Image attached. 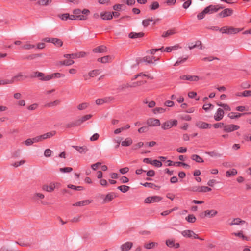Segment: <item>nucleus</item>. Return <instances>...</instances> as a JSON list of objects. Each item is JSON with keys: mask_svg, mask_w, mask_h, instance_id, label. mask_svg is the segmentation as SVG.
I'll use <instances>...</instances> for the list:
<instances>
[{"mask_svg": "<svg viewBox=\"0 0 251 251\" xmlns=\"http://www.w3.org/2000/svg\"><path fill=\"white\" fill-rule=\"evenodd\" d=\"M73 14H75L77 20L85 21L88 19L90 11L87 9H83L81 10L79 8H75L73 10Z\"/></svg>", "mask_w": 251, "mask_h": 251, "instance_id": "f257e3e1", "label": "nucleus"}, {"mask_svg": "<svg viewBox=\"0 0 251 251\" xmlns=\"http://www.w3.org/2000/svg\"><path fill=\"white\" fill-rule=\"evenodd\" d=\"M243 30V28H234L232 26H224L219 29V31L223 34H235Z\"/></svg>", "mask_w": 251, "mask_h": 251, "instance_id": "f03ea898", "label": "nucleus"}, {"mask_svg": "<svg viewBox=\"0 0 251 251\" xmlns=\"http://www.w3.org/2000/svg\"><path fill=\"white\" fill-rule=\"evenodd\" d=\"M60 185L58 183L51 182L49 184H44L42 186V189L47 192H53L56 187Z\"/></svg>", "mask_w": 251, "mask_h": 251, "instance_id": "7ed1b4c3", "label": "nucleus"}, {"mask_svg": "<svg viewBox=\"0 0 251 251\" xmlns=\"http://www.w3.org/2000/svg\"><path fill=\"white\" fill-rule=\"evenodd\" d=\"M182 235L186 237L193 238L194 239H198L201 240H203V239L200 238L193 231L191 230H186L181 232Z\"/></svg>", "mask_w": 251, "mask_h": 251, "instance_id": "20e7f679", "label": "nucleus"}, {"mask_svg": "<svg viewBox=\"0 0 251 251\" xmlns=\"http://www.w3.org/2000/svg\"><path fill=\"white\" fill-rule=\"evenodd\" d=\"M218 213V212L216 210H205L202 213H201L200 215V217L201 218H204L206 217H208L209 218H212L214 216H215Z\"/></svg>", "mask_w": 251, "mask_h": 251, "instance_id": "39448f33", "label": "nucleus"}, {"mask_svg": "<svg viewBox=\"0 0 251 251\" xmlns=\"http://www.w3.org/2000/svg\"><path fill=\"white\" fill-rule=\"evenodd\" d=\"M177 124V121L176 120L168 121L162 124L161 127L164 130H167L173 126H176Z\"/></svg>", "mask_w": 251, "mask_h": 251, "instance_id": "423d86ee", "label": "nucleus"}, {"mask_svg": "<svg viewBox=\"0 0 251 251\" xmlns=\"http://www.w3.org/2000/svg\"><path fill=\"white\" fill-rule=\"evenodd\" d=\"M56 132L55 131H51L50 132H47L46 133L43 134L41 135L38 136L37 138L38 139V141L42 142L43 140L50 138L52 137L53 136H54L56 134Z\"/></svg>", "mask_w": 251, "mask_h": 251, "instance_id": "0eeeda50", "label": "nucleus"}, {"mask_svg": "<svg viewBox=\"0 0 251 251\" xmlns=\"http://www.w3.org/2000/svg\"><path fill=\"white\" fill-rule=\"evenodd\" d=\"M161 200V198L159 196H151L147 198L145 200V203L146 204L151 203H158L160 202Z\"/></svg>", "mask_w": 251, "mask_h": 251, "instance_id": "6e6552de", "label": "nucleus"}, {"mask_svg": "<svg viewBox=\"0 0 251 251\" xmlns=\"http://www.w3.org/2000/svg\"><path fill=\"white\" fill-rule=\"evenodd\" d=\"M146 123L149 126H157L160 125V122L159 120L153 118H149L147 120Z\"/></svg>", "mask_w": 251, "mask_h": 251, "instance_id": "1a4fd4ad", "label": "nucleus"}, {"mask_svg": "<svg viewBox=\"0 0 251 251\" xmlns=\"http://www.w3.org/2000/svg\"><path fill=\"white\" fill-rule=\"evenodd\" d=\"M182 80H187L190 81H198L201 78L197 75H182L180 77Z\"/></svg>", "mask_w": 251, "mask_h": 251, "instance_id": "9d476101", "label": "nucleus"}, {"mask_svg": "<svg viewBox=\"0 0 251 251\" xmlns=\"http://www.w3.org/2000/svg\"><path fill=\"white\" fill-rule=\"evenodd\" d=\"M233 10L230 8H226L220 12L218 14V16L221 18H225L233 14Z\"/></svg>", "mask_w": 251, "mask_h": 251, "instance_id": "9b49d317", "label": "nucleus"}, {"mask_svg": "<svg viewBox=\"0 0 251 251\" xmlns=\"http://www.w3.org/2000/svg\"><path fill=\"white\" fill-rule=\"evenodd\" d=\"M221 8H222L221 7ZM220 7H218V6L210 5L204 8L207 14H211L217 12Z\"/></svg>", "mask_w": 251, "mask_h": 251, "instance_id": "f8f14e48", "label": "nucleus"}, {"mask_svg": "<svg viewBox=\"0 0 251 251\" xmlns=\"http://www.w3.org/2000/svg\"><path fill=\"white\" fill-rule=\"evenodd\" d=\"M27 76H25L22 73H19L13 76L11 79L12 80V83L15 82L23 80L25 78H26Z\"/></svg>", "mask_w": 251, "mask_h": 251, "instance_id": "ddd939ff", "label": "nucleus"}, {"mask_svg": "<svg viewBox=\"0 0 251 251\" xmlns=\"http://www.w3.org/2000/svg\"><path fill=\"white\" fill-rule=\"evenodd\" d=\"M224 116V110L221 108H218L214 114V118L215 121H219L222 120Z\"/></svg>", "mask_w": 251, "mask_h": 251, "instance_id": "4468645a", "label": "nucleus"}, {"mask_svg": "<svg viewBox=\"0 0 251 251\" xmlns=\"http://www.w3.org/2000/svg\"><path fill=\"white\" fill-rule=\"evenodd\" d=\"M239 128L240 127L239 126L231 124L225 126L224 127V130L226 132H230L235 130H237L239 129Z\"/></svg>", "mask_w": 251, "mask_h": 251, "instance_id": "2eb2a0df", "label": "nucleus"}, {"mask_svg": "<svg viewBox=\"0 0 251 251\" xmlns=\"http://www.w3.org/2000/svg\"><path fill=\"white\" fill-rule=\"evenodd\" d=\"M133 246V243L131 242H127L121 246V251H128Z\"/></svg>", "mask_w": 251, "mask_h": 251, "instance_id": "dca6fc26", "label": "nucleus"}, {"mask_svg": "<svg viewBox=\"0 0 251 251\" xmlns=\"http://www.w3.org/2000/svg\"><path fill=\"white\" fill-rule=\"evenodd\" d=\"M99 74L98 70H93L90 71L88 74L83 75L85 80H88L90 77H94L96 76Z\"/></svg>", "mask_w": 251, "mask_h": 251, "instance_id": "f3484780", "label": "nucleus"}, {"mask_svg": "<svg viewBox=\"0 0 251 251\" xmlns=\"http://www.w3.org/2000/svg\"><path fill=\"white\" fill-rule=\"evenodd\" d=\"M100 16L104 20H109L112 19V15L110 12H101Z\"/></svg>", "mask_w": 251, "mask_h": 251, "instance_id": "a211bd4d", "label": "nucleus"}, {"mask_svg": "<svg viewBox=\"0 0 251 251\" xmlns=\"http://www.w3.org/2000/svg\"><path fill=\"white\" fill-rule=\"evenodd\" d=\"M52 0H39L37 2L40 6H48L52 4Z\"/></svg>", "mask_w": 251, "mask_h": 251, "instance_id": "6ab92c4d", "label": "nucleus"}, {"mask_svg": "<svg viewBox=\"0 0 251 251\" xmlns=\"http://www.w3.org/2000/svg\"><path fill=\"white\" fill-rule=\"evenodd\" d=\"M39 142L37 136L33 138H29L23 142L27 146H31L34 143Z\"/></svg>", "mask_w": 251, "mask_h": 251, "instance_id": "aec40b11", "label": "nucleus"}, {"mask_svg": "<svg viewBox=\"0 0 251 251\" xmlns=\"http://www.w3.org/2000/svg\"><path fill=\"white\" fill-rule=\"evenodd\" d=\"M113 57L109 55L105 56L103 57L98 59V61L102 63H106L111 61L113 60Z\"/></svg>", "mask_w": 251, "mask_h": 251, "instance_id": "412c9836", "label": "nucleus"}, {"mask_svg": "<svg viewBox=\"0 0 251 251\" xmlns=\"http://www.w3.org/2000/svg\"><path fill=\"white\" fill-rule=\"evenodd\" d=\"M176 33V31L175 28L168 30L167 31L163 33L162 35V37H168Z\"/></svg>", "mask_w": 251, "mask_h": 251, "instance_id": "4be33fe9", "label": "nucleus"}, {"mask_svg": "<svg viewBox=\"0 0 251 251\" xmlns=\"http://www.w3.org/2000/svg\"><path fill=\"white\" fill-rule=\"evenodd\" d=\"M196 126L201 129H206L209 127V125L205 122L199 121L196 124Z\"/></svg>", "mask_w": 251, "mask_h": 251, "instance_id": "5701e85b", "label": "nucleus"}, {"mask_svg": "<svg viewBox=\"0 0 251 251\" xmlns=\"http://www.w3.org/2000/svg\"><path fill=\"white\" fill-rule=\"evenodd\" d=\"M158 244L157 242H151L144 244V247L146 249H151L155 248L158 246Z\"/></svg>", "mask_w": 251, "mask_h": 251, "instance_id": "b1692460", "label": "nucleus"}, {"mask_svg": "<svg viewBox=\"0 0 251 251\" xmlns=\"http://www.w3.org/2000/svg\"><path fill=\"white\" fill-rule=\"evenodd\" d=\"M92 115L91 114L86 115L83 116L81 118L77 120V124L81 125L84 122L90 119L92 117Z\"/></svg>", "mask_w": 251, "mask_h": 251, "instance_id": "393cba45", "label": "nucleus"}, {"mask_svg": "<svg viewBox=\"0 0 251 251\" xmlns=\"http://www.w3.org/2000/svg\"><path fill=\"white\" fill-rule=\"evenodd\" d=\"M206 153L213 158H219L222 156V154L216 151H213L210 152H206Z\"/></svg>", "mask_w": 251, "mask_h": 251, "instance_id": "a878e982", "label": "nucleus"}, {"mask_svg": "<svg viewBox=\"0 0 251 251\" xmlns=\"http://www.w3.org/2000/svg\"><path fill=\"white\" fill-rule=\"evenodd\" d=\"M45 198V196L41 193H35L33 194L32 199L35 201L41 200Z\"/></svg>", "mask_w": 251, "mask_h": 251, "instance_id": "bb28decb", "label": "nucleus"}, {"mask_svg": "<svg viewBox=\"0 0 251 251\" xmlns=\"http://www.w3.org/2000/svg\"><path fill=\"white\" fill-rule=\"evenodd\" d=\"M106 48L104 46H100L94 48L93 50L94 52L102 53L106 51Z\"/></svg>", "mask_w": 251, "mask_h": 251, "instance_id": "cd10ccee", "label": "nucleus"}, {"mask_svg": "<svg viewBox=\"0 0 251 251\" xmlns=\"http://www.w3.org/2000/svg\"><path fill=\"white\" fill-rule=\"evenodd\" d=\"M133 141L130 138H126L124 141L121 142L122 146L127 147L129 146L132 144Z\"/></svg>", "mask_w": 251, "mask_h": 251, "instance_id": "c85d7f7f", "label": "nucleus"}, {"mask_svg": "<svg viewBox=\"0 0 251 251\" xmlns=\"http://www.w3.org/2000/svg\"><path fill=\"white\" fill-rule=\"evenodd\" d=\"M25 162V160H21L18 161L12 162L11 163V166L15 168H17L20 166L23 165Z\"/></svg>", "mask_w": 251, "mask_h": 251, "instance_id": "c756f323", "label": "nucleus"}, {"mask_svg": "<svg viewBox=\"0 0 251 251\" xmlns=\"http://www.w3.org/2000/svg\"><path fill=\"white\" fill-rule=\"evenodd\" d=\"M245 223V221L241 220V219L237 218H235L233 220L232 222L230 224V226L234 225L243 224Z\"/></svg>", "mask_w": 251, "mask_h": 251, "instance_id": "7c9ffc66", "label": "nucleus"}, {"mask_svg": "<svg viewBox=\"0 0 251 251\" xmlns=\"http://www.w3.org/2000/svg\"><path fill=\"white\" fill-rule=\"evenodd\" d=\"M51 43L57 47H61L63 45V42L59 39L52 38Z\"/></svg>", "mask_w": 251, "mask_h": 251, "instance_id": "2f4dec72", "label": "nucleus"}, {"mask_svg": "<svg viewBox=\"0 0 251 251\" xmlns=\"http://www.w3.org/2000/svg\"><path fill=\"white\" fill-rule=\"evenodd\" d=\"M74 148L78 152L81 153H85L88 151V149L86 147H79V146H75Z\"/></svg>", "mask_w": 251, "mask_h": 251, "instance_id": "473e14b6", "label": "nucleus"}, {"mask_svg": "<svg viewBox=\"0 0 251 251\" xmlns=\"http://www.w3.org/2000/svg\"><path fill=\"white\" fill-rule=\"evenodd\" d=\"M143 35H144V33L142 32H139V33L131 32L129 34V37L130 38H137L143 37Z\"/></svg>", "mask_w": 251, "mask_h": 251, "instance_id": "72a5a7b5", "label": "nucleus"}, {"mask_svg": "<svg viewBox=\"0 0 251 251\" xmlns=\"http://www.w3.org/2000/svg\"><path fill=\"white\" fill-rule=\"evenodd\" d=\"M193 160H194L198 163H201L203 162V159L198 155L193 154L191 157Z\"/></svg>", "mask_w": 251, "mask_h": 251, "instance_id": "f704fd0d", "label": "nucleus"}, {"mask_svg": "<svg viewBox=\"0 0 251 251\" xmlns=\"http://www.w3.org/2000/svg\"><path fill=\"white\" fill-rule=\"evenodd\" d=\"M244 114L231 112L228 114V117L230 119H233L238 118L243 115Z\"/></svg>", "mask_w": 251, "mask_h": 251, "instance_id": "c9c22d12", "label": "nucleus"}, {"mask_svg": "<svg viewBox=\"0 0 251 251\" xmlns=\"http://www.w3.org/2000/svg\"><path fill=\"white\" fill-rule=\"evenodd\" d=\"M237 174V171L235 169L226 171V176L227 177H230L231 176H235Z\"/></svg>", "mask_w": 251, "mask_h": 251, "instance_id": "e433bc0d", "label": "nucleus"}, {"mask_svg": "<svg viewBox=\"0 0 251 251\" xmlns=\"http://www.w3.org/2000/svg\"><path fill=\"white\" fill-rule=\"evenodd\" d=\"M166 109L162 107H156L152 110L154 114H157L159 113H163L166 111Z\"/></svg>", "mask_w": 251, "mask_h": 251, "instance_id": "4c0bfd02", "label": "nucleus"}, {"mask_svg": "<svg viewBox=\"0 0 251 251\" xmlns=\"http://www.w3.org/2000/svg\"><path fill=\"white\" fill-rule=\"evenodd\" d=\"M35 46L31 44L29 42H26L25 44L22 47L24 50H28L34 48Z\"/></svg>", "mask_w": 251, "mask_h": 251, "instance_id": "58836bf2", "label": "nucleus"}, {"mask_svg": "<svg viewBox=\"0 0 251 251\" xmlns=\"http://www.w3.org/2000/svg\"><path fill=\"white\" fill-rule=\"evenodd\" d=\"M159 7V4L157 1H154L150 5V8L151 10H155Z\"/></svg>", "mask_w": 251, "mask_h": 251, "instance_id": "ea45409f", "label": "nucleus"}, {"mask_svg": "<svg viewBox=\"0 0 251 251\" xmlns=\"http://www.w3.org/2000/svg\"><path fill=\"white\" fill-rule=\"evenodd\" d=\"M211 190V189L207 186H201L199 187L197 191L200 192H206Z\"/></svg>", "mask_w": 251, "mask_h": 251, "instance_id": "a19ab883", "label": "nucleus"}, {"mask_svg": "<svg viewBox=\"0 0 251 251\" xmlns=\"http://www.w3.org/2000/svg\"><path fill=\"white\" fill-rule=\"evenodd\" d=\"M217 105L220 107H223L225 110H226V111H230L231 110L230 107L227 104L222 103L221 102H218V103H217Z\"/></svg>", "mask_w": 251, "mask_h": 251, "instance_id": "79ce46f5", "label": "nucleus"}, {"mask_svg": "<svg viewBox=\"0 0 251 251\" xmlns=\"http://www.w3.org/2000/svg\"><path fill=\"white\" fill-rule=\"evenodd\" d=\"M142 61L146 62L149 64L153 63L152 57H151V56H148L143 57L142 59Z\"/></svg>", "mask_w": 251, "mask_h": 251, "instance_id": "37998d69", "label": "nucleus"}, {"mask_svg": "<svg viewBox=\"0 0 251 251\" xmlns=\"http://www.w3.org/2000/svg\"><path fill=\"white\" fill-rule=\"evenodd\" d=\"M113 195L110 194H109L106 196L105 198L104 199L103 202L104 203H108L110 202L113 199Z\"/></svg>", "mask_w": 251, "mask_h": 251, "instance_id": "c03bdc74", "label": "nucleus"}, {"mask_svg": "<svg viewBox=\"0 0 251 251\" xmlns=\"http://www.w3.org/2000/svg\"><path fill=\"white\" fill-rule=\"evenodd\" d=\"M118 189L120 190L121 192L123 193H126L129 190L130 187L126 185H122L118 187Z\"/></svg>", "mask_w": 251, "mask_h": 251, "instance_id": "a18cd8bd", "label": "nucleus"}, {"mask_svg": "<svg viewBox=\"0 0 251 251\" xmlns=\"http://www.w3.org/2000/svg\"><path fill=\"white\" fill-rule=\"evenodd\" d=\"M153 21V19L152 18L145 19L142 21V25L144 27H146L150 25V22H152Z\"/></svg>", "mask_w": 251, "mask_h": 251, "instance_id": "49530a36", "label": "nucleus"}, {"mask_svg": "<svg viewBox=\"0 0 251 251\" xmlns=\"http://www.w3.org/2000/svg\"><path fill=\"white\" fill-rule=\"evenodd\" d=\"M186 220L189 223H193L196 221V218L193 215H189L186 217Z\"/></svg>", "mask_w": 251, "mask_h": 251, "instance_id": "de8ad7c7", "label": "nucleus"}, {"mask_svg": "<svg viewBox=\"0 0 251 251\" xmlns=\"http://www.w3.org/2000/svg\"><path fill=\"white\" fill-rule=\"evenodd\" d=\"M80 126V125H79V124H77V120H76L75 122H70V123L67 124L66 125V127L67 128H69L73 127H75L76 126Z\"/></svg>", "mask_w": 251, "mask_h": 251, "instance_id": "09e8293b", "label": "nucleus"}, {"mask_svg": "<svg viewBox=\"0 0 251 251\" xmlns=\"http://www.w3.org/2000/svg\"><path fill=\"white\" fill-rule=\"evenodd\" d=\"M38 107V104L37 103H33L30 105L27 106L26 108L29 111H34L37 109Z\"/></svg>", "mask_w": 251, "mask_h": 251, "instance_id": "8fccbe9b", "label": "nucleus"}, {"mask_svg": "<svg viewBox=\"0 0 251 251\" xmlns=\"http://www.w3.org/2000/svg\"><path fill=\"white\" fill-rule=\"evenodd\" d=\"M51 75L52 79H55V78L63 77L65 76L64 75L59 73H55L51 74Z\"/></svg>", "mask_w": 251, "mask_h": 251, "instance_id": "3c124183", "label": "nucleus"}, {"mask_svg": "<svg viewBox=\"0 0 251 251\" xmlns=\"http://www.w3.org/2000/svg\"><path fill=\"white\" fill-rule=\"evenodd\" d=\"M88 105H89V104L87 103H85V102L82 103H81V104L78 105L77 109L79 110H84V109H86L88 107Z\"/></svg>", "mask_w": 251, "mask_h": 251, "instance_id": "603ef678", "label": "nucleus"}, {"mask_svg": "<svg viewBox=\"0 0 251 251\" xmlns=\"http://www.w3.org/2000/svg\"><path fill=\"white\" fill-rule=\"evenodd\" d=\"M177 209H178L177 207L176 206L174 208H172V209H171L170 210H166V211H164L162 212L161 213V214L162 216H166V215H168L169 214H170L172 211L176 210Z\"/></svg>", "mask_w": 251, "mask_h": 251, "instance_id": "864d4df0", "label": "nucleus"}, {"mask_svg": "<svg viewBox=\"0 0 251 251\" xmlns=\"http://www.w3.org/2000/svg\"><path fill=\"white\" fill-rule=\"evenodd\" d=\"M0 84L1 85H6L13 84L11 79H1L0 80Z\"/></svg>", "mask_w": 251, "mask_h": 251, "instance_id": "5fc2aeb1", "label": "nucleus"}, {"mask_svg": "<svg viewBox=\"0 0 251 251\" xmlns=\"http://www.w3.org/2000/svg\"><path fill=\"white\" fill-rule=\"evenodd\" d=\"M58 17L63 21H66L69 19V13H64L58 15Z\"/></svg>", "mask_w": 251, "mask_h": 251, "instance_id": "6e6d98bb", "label": "nucleus"}, {"mask_svg": "<svg viewBox=\"0 0 251 251\" xmlns=\"http://www.w3.org/2000/svg\"><path fill=\"white\" fill-rule=\"evenodd\" d=\"M73 168L71 167H65V168H60L59 169L60 172L62 173H69L72 171Z\"/></svg>", "mask_w": 251, "mask_h": 251, "instance_id": "4d7b16f0", "label": "nucleus"}, {"mask_svg": "<svg viewBox=\"0 0 251 251\" xmlns=\"http://www.w3.org/2000/svg\"><path fill=\"white\" fill-rule=\"evenodd\" d=\"M188 57H186L183 58H179L177 61L175 63L174 66H178L179 64L185 62L187 59Z\"/></svg>", "mask_w": 251, "mask_h": 251, "instance_id": "13d9d810", "label": "nucleus"}, {"mask_svg": "<svg viewBox=\"0 0 251 251\" xmlns=\"http://www.w3.org/2000/svg\"><path fill=\"white\" fill-rule=\"evenodd\" d=\"M166 244L168 247L173 248L175 245V241L174 240H167Z\"/></svg>", "mask_w": 251, "mask_h": 251, "instance_id": "bf43d9fd", "label": "nucleus"}, {"mask_svg": "<svg viewBox=\"0 0 251 251\" xmlns=\"http://www.w3.org/2000/svg\"><path fill=\"white\" fill-rule=\"evenodd\" d=\"M151 164L157 167H160L162 165V163L160 161L157 160H152Z\"/></svg>", "mask_w": 251, "mask_h": 251, "instance_id": "052dcab7", "label": "nucleus"}, {"mask_svg": "<svg viewBox=\"0 0 251 251\" xmlns=\"http://www.w3.org/2000/svg\"><path fill=\"white\" fill-rule=\"evenodd\" d=\"M206 14H207V13L205 9H204L201 12L198 14L197 18L199 20H202L204 18Z\"/></svg>", "mask_w": 251, "mask_h": 251, "instance_id": "680f3d73", "label": "nucleus"}, {"mask_svg": "<svg viewBox=\"0 0 251 251\" xmlns=\"http://www.w3.org/2000/svg\"><path fill=\"white\" fill-rule=\"evenodd\" d=\"M68 187L70 189H74V190H78V191H80V190H83V187L81 186H75L74 185H71V184L68 185Z\"/></svg>", "mask_w": 251, "mask_h": 251, "instance_id": "e2e57ef3", "label": "nucleus"}, {"mask_svg": "<svg viewBox=\"0 0 251 251\" xmlns=\"http://www.w3.org/2000/svg\"><path fill=\"white\" fill-rule=\"evenodd\" d=\"M130 87H132L131 85L129 84V83H126V84H123L121 86H120V89L121 91H124V90H126V89L129 88Z\"/></svg>", "mask_w": 251, "mask_h": 251, "instance_id": "0e129e2a", "label": "nucleus"}, {"mask_svg": "<svg viewBox=\"0 0 251 251\" xmlns=\"http://www.w3.org/2000/svg\"><path fill=\"white\" fill-rule=\"evenodd\" d=\"M106 99H98L96 100V104L97 105H101L106 102Z\"/></svg>", "mask_w": 251, "mask_h": 251, "instance_id": "69168bd1", "label": "nucleus"}, {"mask_svg": "<svg viewBox=\"0 0 251 251\" xmlns=\"http://www.w3.org/2000/svg\"><path fill=\"white\" fill-rule=\"evenodd\" d=\"M60 100H56L50 103L48 105L50 107L57 106V105H59L60 104Z\"/></svg>", "mask_w": 251, "mask_h": 251, "instance_id": "338daca9", "label": "nucleus"}, {"mask_svg": "<svg viewBox=\"0 0 251 251\" xmlns=\"http://www.w3.org/2000/svg\"><path fill=\"white\" fill-rule=\"evenodd\" d=\"M251 96V90H245L243 92L242 97H248Z\"/></svg>", "mask_w": 251, "mask_h": 251, "instance_id": "774afa93", "label": "nucleus"}]
</instances>
